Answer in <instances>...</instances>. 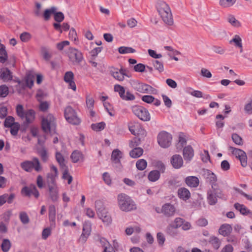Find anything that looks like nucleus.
Wrapping results in <instances>:
<instances>
[{
  "instance_id": "obj_57",
  "label": "nucleus",
  "mask_w": 252,
  "mask_h": 252,
  "mask_svg": "<svg viewBox=\"0 0 252 252\" xmlns=\"http://www.w3.org/2000/svg\"><path fill=\"white\" fill-rule=\"evenodd\" d=\"M8 88L5 85L0 86V96L4 97L8 94Z\"/></svg>"
},
{
  "instance_id": "obj_62",
  "label": "nucleus",
  "mask_w": 252,
  "mask_h": 252,
  "mask_svg": "<svg viewBox=\"0 0 252 252\" xmlns=\"http://www.w3.org/2000/svg\"><path fill=\"white\" fill-rule=\"evenodd\" d=\"M31 37V35L30 33L27 32H24L20 34V38L22 41L27 42Z\"/></svg>"
},
{
  "instance_id": "obj_49",
  "label": "nucleus",
  "mask_w": 252,
  "mask_h": 252,
  "mask_svg": "<svg viewBox=\"0 0 252 252\" xmlns=\"http://www.w3.org/2000/svg\"><path fill=\"white\" fill-rule=\"evenodd\" d=\"M95 207L97 214H100L103 211L106 210L104 207L103 203L100 200H97L95 201Z\"/></svg>"
},
{
  "instance_id": "obj_41",
  "label": "nucleus",
  "mask_w": 252,
  "mask_h": 252,
  "mask_svg": "<svg viewBox=\"0 0 252 252\" xmlns=\"http://www.w3.org/2000/svg\"><path fill=\"white\" fill-rule=\"evenodd\" d=\"M137 136L135 137L131 140L129 143V146L131 148H134L139 145L141 143L142 140H143L144 137H142V135H136Z\"/></svg>"
},
{
  "instance_id": "obj_21",
  "label": "nucleus",
  "mask_w": 252,
  "mask_h": 252,
  "mask_svg": "<svg viewBox=\"0 0 252 252\" xmlns=\"http://www.w3.org/2000/svg\"><path fill=\"white\" fill-rule=\"evenodd\" d=\"M171 163L175 168L179 169L183 166V160L180 155H175L171 158Z\"/></svg>"
},
{
  "instance_id": "obj_22",
  "label": "nucleus",
  "mask_w": 252,
  "mask_h": 252,
  "mask_svg": "<svg viewBox=\"0 0 252 252\" xmlns=\"http://www.w3.org/2000/svg\"><path fill=\"white\" fill-rule=\"evenodd\" d=\"M185 181L187 186L190 188H196L199 184V179L196 176H188Z\"/></svg>"
},
{
  "instance_id": "obj_64",
  "label": "nucleus",
  "mask_w": 252,
  "mask_h": 252,
  "mask_svg": "<svg viewBox=\"0 0 252 252\" xmlns=\"http://www.w3.org/2000/svg\"><path fill=\"white\" fill-rule=\"evenodd\" d=\"M51 230L49 227L44 228L42 232V238L44 240H46L47 238L51 235Z\"/></svg>"
},
{
  "instance_id": "obj_48",
  "label": "nucleus",
  "mask_w": 252,
  "mask_h": 252,
  "mask_svg": "<svg viewBox=\"0 0 252 252\" xmlns=\"http://www.w3.org/2000/svg\"><path fill=\"white\" fill-rule=\"evenodd\" d=\"M54 18L58 23H61L64 20V16L62 12H58L57 10H56L54 15Z\"/></svg>"
},
{
  "instance_id": "obj_13",
  "label": "nucleus",
  "mask_w": 252,
  "mask_h": 252,
  "mask_svg": "<svg viewBox=\"0 0 252 252\" xmlns=\"http://www.w3.org/2000/svg\"><path fill=\"white\" fill-rule=\"evenodd\" d=\"M229 149L232 150L231 152L232 154L239 158L241 165L243 167H246L247 165V157L246 153L240 149L233 147H230Z\"/></svg>"
},
{
  "instance_id": "obj_53",
  "label": "nucleus",
  "mask_w": 252,
  "mask_h": 252,
  "mask_svg": "<svg viewBox=\"0 0 252 252\" xmlns=\"http://www.w3.org/2000/svg\"><path fill=\"white\" fill-rule=\"evenodd\" d=\"M19 218L21 222L24 224L28 223L30 221L29 218L26 212L20 213Z\"/></svg>"
},
{
  "instance_id": "obj_23",
  "label": "nucleus",
  "mask_w": 252,
  "mask_h": 252,
  "mask_svg": "<svg viewBox=\"0 0 252 252\" xmlns=\"http://www.w3.org/2000/svg\"><path fill=\"white\" fill-rule=\"evenodd\" d=\"M49 197L53 202H56L59 198V190L57 186L48 187Z\"/></svg>"
},
{
  "instance_id": "obj_17",
  "label": "nucleus",
  "mask_w": 252,
  "mask_h": 252,
  "mask_svg": "<svg viewBox=\"0 0 252 252\" xmlns=\"http://www.w3.org/2000/svg\"><path fill=\"white\" fill-rule=\"evenodd\" d=\"M203 176L207 181L209 182L212 187L213 185H214L215 187H218L217 184L216 183L217 181V178L213 172L208 169L204 170L203 171Z\"/></svg>"
},
{
  "instance_id": "obj_1",
  "label": "nucleus",
  "mask_w": 252,
  "mask_h": 252,
  "mask_svg": "<svg viewBox=\"0 0 252 252\" xmlns=\"http://www.w3.org/2000/svg\"><path fill=\"white\" fill-rule=\"evenodd\" d=\"M16 113L17 115L21 119L25 118L26 119V121L21 126V130L22 132H25L28 127L29 124L34 119L35 111L32 109H29L25 111L23 105L18 104L16 106Z\"/></svg>"
},
{
  "instance_id": "obj_7",
  "label": "nucleus",
  "mask_w": 252,
  "mask_h": 252,
  "mask_svg": "<svg viewBox=\"0 0 252 252\" xmlns=\"http://www.w3.org/2000/svg\"><path fill=\"white\" fill-rule=\"evenodd\" d=\"M64 115L67 121L74 125L80 123V119L77 117L76 113L70 106H67L64 110Z\"/></svg>"
},
{
  "instance_id": "obj_26",
  "label": "nucleus",
  "mask_w": 252,
  "mask_h": 252,
  "mask_svg": "<svg viewBox=\"0 0 252 252\" xmlns=\"http://www.w3.org/2000/svg\"><path fill=\"white\" fill-rule=\"evenodd\" d=\"M232 230V227L228 224L221 225L219 229V233L223 236H228Z\"/></svg>"
},
{
  "instance_id": "obj_19",
  "label": "nucleus",
  "mask_w": 252,
  "mask_h": 252,
  "mask_svg": "<svg viewBox=\"0 0 252 252\" xmlns=\"http://www.w3.org/2000/svg\"><path fill=\"white\" fill-rule=\"evenodd\" d=\"M175 212V208L170 203H166L162 207L161 212L167 217L172 216L174 214Z\"/></svg>"
},
{
  "instance_id": "obj_32",
  "label": "nucleus",
  "mask_w": 252,
  "mask_h": 252,
  "mask_svg": "<svg viewBox=\"0 0 252 252\" xmlns=\"http://www.w3.org/2000/svg\"><path fill=\"white\" fill-rule=\"evenodd\" d=\"M229 44L234 43V46L237 48L242 47V40L241 37L237 34H235L231 40L229 41Z\"/></svg>"
},
{
  "instance_id": "obj_61",
  "label": "nucleus",
  "mask_w": 252,
  "mask_h": 252,
  "mask_svg": "<svg viewBox=\"0 0 252 252\" xmlns=\"http://www.w3.org/2000/svg\"><path fill=\"white\" fill-rule=\"evenodd\" d=\"M32 185L30 187H24L22 189V193L25 195L27 196H30L32 195Z\"/></svg>"
},
{
  "instance_id": "obj_4",
  "label": "nucleus",
  "mask_w": 252,
  "mask_h": 252,
  "mask_svg": "<svg viewBox=\"0 0 252 252\" xmlns=\"http://www.w3.org/2000/svg\"><path fill=\"white\" fill-rule=\"evenodd\" d=\"M218 198L224 200L227 199L226 196L222 193L221 190L213 185L212 189L207 192V199L208 204L210 205H215L218 202Z\"/></svg>"
},
{
  "instance_id": "obj_37",
  "label": "nucleus",
  "mask_w": 252,
  "mask_h": 252,
  "mask_svg": "<svg viewBox=\"0 0 252 252\" xmlns=\"http://www.w3.org/2000/svg\"><path fill=\"white\" fill-rule=\"evenodd\" d=\"M227 21L234 27L239 28L241 26L240 22L233 15H229L227 18Z\"/></svg>"
},
{
  "instance_id": "obj_43",
  "label": "nucleus",
  "mask_w": 252,
  "mask_h": 252,
  "mask_svg": "<svg viewBox=\"0 0 252 252\" xmlns=\"http://www.w3.org/2000/svg\"><path fill=\"white\" fill-rule=\"evenodd\" d=\"M105 124L104 122H100L91 125V128L95 131H99L105 128Z\"/></svg>"
},
{
  "instance_id": "obj_28",
  "label": "nucleus",
  "mask_w": 252,
  "mask_h": 252,
  "mask_svg": "<svg viewBox=\"0 0 252 252\" xmlns=\"http://www.w3.org/2000/svg\"><path fill=\"white\" fill-rule=\"evenodd\" d=\"M70 158L74 163L84 160V156L82 153L79 151L75 150L71 155Z\"/></svg>"
},
{
  "instance_id": "obj_10",
  "label": "nucleus",
  "mask_w": 252,
  "mask_h": 252,
  "mask_svg": "<svg viewBox=\"0 0 252 252\" xmlns=\"http://www.w3.org/2000/svg\"><path fill=\"white\" fill-rule=\"evenodd\" d=\"M132 86L135 90L141 93L153 94L155 91L151 86L138 81H133Z\"/></svg>"
},
{
  "instance_id": "obj_59",
  "label": "nucleus",
  "mask_w": 252,
  "mask_h": 252,
  "mask_svg": "<svg viewBox=\"0 0 252 252\" xmlns=\"http://www.w3.org/2000/svg\"><path fill=\"white\" fill-rule=\"evenodd\" d=\"M74 78V74L71 71H67L65 72L64 76V81L68 83L69 82L73 81Z\"/></svg>"
},
{
  "instance_id": "obj_42",
  "label": "nucleus",
  "mask_w": 252,
  "mask_h": 252,
  "mask_svg": "<svg viewBox=\"0 0 252 252\" xmlns=\"http://www.w3.org/2000/svg\"><path fill=\"white\" fill-rule=\"evenodd\" d=\"M119 53L125 54L127 53H133L136 52L135 50L130 47L121 46L118 48Z\"/></svg>"
},
{
  "instance_id": "obj_46",
  "label": "nucleus",
  "mask_w": 252,
  "mask_h": 252,
  "mask_svg": "<svg viewBox=\"0 0 252 252\" xmlns=\"http://www.w3.org/2000/svg\"><path fill=\"white\" fill-rule=\"evenodd\" d=\"M233 141L238 145H242L243 141L242 137L237 133H233L231 136Z\"/></svg>"
},
{
  "instance_id": "obj_20",
  "label": "nucleus",
  "mask_w": 252,
  "mask_h": 252,
  "mask_svg": "<svg viewBox=\"0 0 252 252\" xmlns=\"http://www.w3.org/2000/svg\"><path fill=\"white\" fill-rule=\"evenodd\" d=\"M194 156V151L191 146L188 145L183 149V157L186 161H190Z\"/></svg>"
},
{
  "instance_id": "obj_54",
  "label": "nucleus",
  "mask_w": 252,
  "mask_h": 252,
  "mask_svg": "<svg viewBox=\"0 0 252 252\" xmlns=\"http://www.w3.org/2000/svg\"><path fill=\"white\" fill-rule=\"evenodd\" d=\"M184 222L185 220L184 219L181 218H177L174 220V222L170 224L173 225L175 228H178L181 227Z\"/></svg>"
},
{
  "instance_id": "obj_14",
  "label": "nucleus",
  "mask_w": 252,
  "mask_h": 252,
  "mask_svg": "<svg viewBox=\"0 0 252 252\" xmlns=\"http://www.w3.org/2000/svg\"><path fill=\"white\" fill-rule=\"evenodd\" d=\"M16 82L24 89L25 87L32 88L33 85L34 76L31 74H28L24 79L22 80H18Z\"/></svg>"
},
{
  "instance_id": "obj_56",
  "label": "nucleus",
  "mask_w": 252,
  "mask_h": 252,
  "mask_svg": "<svg viewBox=\"0 0 252 252\" xmlns=\"http://www.w3.org/2000/svg\"><path fill=\"white\" fill-rule=\"evenodd\" d=\"M38 154L40 156L42 159L44 161H46L48 158L47 152L44 147H42L38 151Z\"/></svg>"
},
{
  "instance_id": "obj_35",
  "label": "nucleus",
  "mask_w": 252,
  "mask_h": 252,
  "mask_svg": "<svg viewBox=\"0 0 252 252\" xmlns=\"http://www.w3.org/2000/svg\"><path fill=\"white\" fill-rule=\"evenodd\" d=\"M152 64L155 69L158 70L159 73H161L164 70V66L163 62L159 60H153Z\"/></svg>"
},
{
  "instance_id": "obj_12",
  "label": "nucleus",
  "mask_w": 252,
  "mask_h": 252,
  "mask_svg": "<svg viewBox=\"0 0 252 252\" xmlns=\"http://www.w3.org/2000/svg\"><path fill=\"white\" fill-rule=\"evenodd\" d=\"M68 57L74 64H80L84 59L81 52L74 48L69 49Z\"/></svg>"
},
{
  "instance_id": "obj_8",
  "label": "nucleus",
  "mask_w": 252,
  "mask_h": 252,
  "mask_svg": "<svg viewBox=\"0 0 252 252\" xmlns=\"http://www.w3.org/2000/svg\"><path fill=\"white\" fill-rule=\"evenodd\" d=\"M133 113L143 121H149L151 119L150 115L148 111L144 107L136 105L132 107Z\"/></svg>"
},
{
  "instance_id": "obj_55",
  "label": "nucleus",
  "mask_w": 252,
  "mask_h": 252,
  "mask_svg": "<svg viewBox=\"0 0 252 252\" xmlns=\"http://www.w3.org/2000/svg\"><path fill=\"white\" fill-rule=\"evenodd\" d=\"M111 74L113 77L118 81H122L124 79V74L118 72V70L112 72Z\"/></svg>"
},
{
  "instance_id": "obj_27",
  "label": "nucleus",
  "mask_w": 252,
  "mask_h": 252,
  "mask_svg": "<svg viewBox=\"0 0 252 252\" xmlns=\"http://www.w3.org/2000/svg\"><path fill=\"white\" fill-rule=\"evenodd\" d=\"M91 228L88 225H84L83 228L82 233L79 238V241L82 243H84L86 241L88 237L90 234Z\"/></svg>"
},
{
  "instance_id": "obj_50",
  "label": "nucleus",
  "mask_w": 252,
  "mask_h": 252,
  "mask_svg": "<svg viewBox=\"0 0 252 252\" xmlns=\"http://www.w3.org/2000/svg\"><path fill=\"white\" fill-rule=\"evenodd\" d=\"M14 121L15 119L13 117L10 116L7 117L4 122V126L6 127L11 126L12 125L16 123Z\"/></svg>"
},
{
  "instance_id": "obj_18",
  "label": "nucleus",
  "mask_w": 252,
  "mask_h": 252,
  "mask_svg": "<svg viewBox=\"0 0 252 252\" xmlns=\"http://www.w3.org/2000/svg\"><path fill=\"white\" fill-rule=\"evenodd\" d=\"M128 128L133 135H141L142 137H145L146 135V131L138 124L129 125Z\"/></svg>"
},
{
  "instance_id": "obj_63",
  "label": "nucleus",
  "mask_w": 252,
  "mask_h": 252,
  "mask_svg": "<svg viewBox=\"0 0 252 252\" xmlns=\"http://www.w3.org/2000/svg\"><path fill=\"white\" fill-rule=\"evenodd\" d=\"M142 100L147 103H152L155 100V97L152 95H146L142 97Z\"/></svg>"
},
{
  "instance_id": "obj_31",
  "label": "nucleus",
  "mask_w": 252,
  "mask_h": 252,
  "mask_svg": "<svg viewBox=\"0 0 252 252\" xmlns=\"http://www.w3.org/2000/svg\"><path fill=\"white\" fill-rule=\"evenodd\" d=\"M57 176V175H54L52 173L48 174L46 180V183L48 188L50 187L57 186L55 180V177Z\"/></svg>"
},
{
  "instance_id": "obj_5",
  "label": "nucleus",
  "mask_w": 252,
  "mask_h": 252,
  "mask_svg": "<svg viewBox=\"0 0 252 252\" xmlns=\"http://www.w3.org/2000/svg\"><path fill=\"white\" fill-rule=\"evenodd\" d=\"M21 167L25 171L30 172L33 169L39 172L41 170V167L37 158H34L32 161L26 160L21 163Z\"/></svg>"
},
{
  "instance_id": "obj_6",
  "label": "nucleus",
  "mask_w": 252,
  "mask_h": 252,
  "mask_svg": "<svg viewBox=\"0 0 252 252\" xmlns=\"http://www.w3.org/2000/svg\"><path fill=\"white\" fill-rule=\"evenodd\" d=\"M42 128L45 133L51 131L52 127L55 126V118L51 114H48L45 117H43L41 122Z\"/></svg>"
},
{
  "instance_id": "obj_40",
  "label": "nucleus",
  "mask_w": 252,
  "mask_h": 252,
  "mask_svg": "<svg viewBox=\"0 0 252 252\" xmlns=\"http://www.w3.org/2000/svg\"><path fill=\"white\" fill-rule=\"evenodd\" d=\"M237 0H220L219 4L223 8H228L234 4Z\"/></svg>"
},
{
  "instance_id": "obj_9",
  "label": "nucleus",
  "mask_w": 252,
  "mask_h": 252,
  "mask_svg": "<svg viewBox=\"0 0 252 252\" xmlns=\"http://www.w3.org/2000/svg\"><path fill=\"white\" fill-rule=\"evenodd\" d=\"M114 91L118 92L120 97L126 101H132L135 99V97L129 90L125 89L124 87L120 85L114 86Z\"/></svg>"
},
{
  "instance_id": "obj_29",
  "label": "nucleus",
  "mask_w": 252,
  "mask_h": 252,
  "mask_svg": "<svg viewBox=\"0 0 252 252\" xmlns=\"http://www.w3.org/2000/svg\"><path fill=\"white\" fill-rule=\"evenodd\" d=\"M99 218L102 220L103 222L106 223L107 224H110L112 221V219L110 214L105 210L100 214H97Z\"/></svg>"
},
{
  "instance_id": "obj_30",
  "label": "nucleus",
  "mask_w": 252,
  "mask_h": 252,
  "mask_svg": "<svg viewBox=\"0 0 252 252\" xmlns=\"http://www.w3.org/2000/svg\"><path fill=\"white\" fill-rule=\"evenodd\" d=\"M143 153V150L140 147L134 148L129 152V155L132 158H138Z\"/></svg>"
},
{
  "instance_id": "obj_24",
  "label": "nucleus",
  "mask_w": 252,
  "mask_h": 252,
  "mask_svg": "<svg viewBox=\"0 0 252 252\" xmlns=\"http://www.w3.org/2000/svg\"><path fill=\"white\" fill-rule=\"evenodd\" d=\"M58 10L56 6H51L49 8L45 9L42 13V16L46 21L49 20L52 15H54L56 10Z\"/></svg>"
},
{
  "instance_id": "obj_33",
  "label": "nucleus",
  "mask_w": 252,
  "mask_h": 252,
  "mask_svg": "<svg viewBox=\"0 0 252 252\" xmlns=\"http://www.w3.org/2000/svg\"><path fill=\"white\" fill-rule=\"evenodd\" d=\"M234 206L237 210L239 211L243 215H248L249 213H250V210L243 204L236 203L234 204Z\"/></svg>"
},
{
  "instance_id": "obj_44",
  "label": "nucleus",
  "mask_w": 252,
  "mask_h": 252,
  "mask_svg": "<svg viewBox=\"0 0 252 252\" xmlns=\"http://www.w3.org/2000/svg\"><path fill=\"white\" fill-rule=\"evenodd\" d=\"M1 247L3 252H7L11 247L10 241L7 239H4L2 241Z\"/></svg>"
},
{
  "instance_id": "obj_47",
  "label": "nucleus",
  "mask_w": 252,
  "mask_h": 252,
  "mask_svg": "<svg viewBox=\"0 0 252 252\" xmlns=\"http://www.w3.org/2000/svg\"><path fill=\"white\" fill-rule=\"evenodd\" d=\"M39 102H40L39 105V109L40 111L43 112L47 111L49 108V103L46 101H41Z\"/></svg>"
},
{
  "instance_id": "obj_36",
  "label": "nucleus",
  "mask_w": 252,
  "mask_h": 252,
  "mask_svg": "<svg viewBox=\"0 0 252 252\" xmlns=\"http://www.w3.org/2000/svg\"><path fill=\"white\" fill-rule=\"evenodd\" d=\"M166 232L167 234L173 237H176L178 235V231L177 230V228H175L171 224L166 227Z\"/></svg>"
},
{
  "instance_id": "obj_58",
  "label": "nucleus",
  "mask_w": 252,
  "mask_h": 252,
  "mask_svg": "<svg viewBox=\"0 0 252 252\" xmlns=\"http://www.w3.org/2000/svg\"><path fill=\"white\" fill-rule=\"evenodd\" d=\"M41 4L39 2H35V7L34 10V14L36 17H41L42 15L41 11Z\"/></svg>"
},
{
  "instance_id": "obj_38",
  "label": "nucleus",
  "mask_w": 252,
  "mask_h": 252,
  "mask_svg": "<svg viewBox=\"0 0 252 252\" xmlns=\"http://www.w3.org/2000/svg\"><path fill=\"white\" fill-rule=\"evenodd\" d=\"M8 56L4 45L0 48V63H4L7 61Z\"/></svg>"
},
{
  "instance_id": "obj_39",
  "label": "nucleus",
  "mask_w": 252,
  "mask_h": 252,
  "mask_svg": "<svg viewBox=\"0 0 252 252\" xmlns=\"http://www.w3.org/2000/svg\"><path fill=\"white\" fill-rule=\"evenodd\" d=\"M209 242L216 250H218L220 247L221 242L219 239L216 236H211Z\"/></svg>"
},
{
  "instance_id": "obj_51",
  "label": "nucleus",
  "mask_w": 252,
  "mask_h": 252,
  "mask_svg": "<svg viewBox=\"0 0 252 252\" xmlns=\"http://www.w3.org/2000/svg\"><path fill=\"white\" fill-rule=\"evenodd\" d=\"M10 128V133L13 136L17 135L18 131L19 129H21V127L18 123H16L15 124L12 125L11 126H9Z\"/></svg>"
},
{
  "instance_id": "obj_52",
  "label": "nucleus",
  "mask_w": 252,
  "mask_h": 252,
  "mask_svg": "<svg viewBox=\"0 0 252 252\" xmlns=\"http://www.w3.org/2000/svg\"><path fill=\"white\" fill-rule=\"evenodd\" d=\"M86 103L87 107L89 109H93L94 106V99L89 95H86Z\"/></svg>"
},
{
  "instance_id": "obj_16",
  "label": "nucleus",
  "mask_w": 252,
  "mask_h": 252,
  "mask_svg": "<svg viewBox=\"0 0 252 252\" xmlns=\"http://www.w3.org/2000/svg\"><path fill=\"white\" fill-rule=\"evenodd\" d=\"M13 79L12 72L7 67H3L0 69V79L4 82L10 81Z\"/></svg>"
},
{
  "instance_id": "obj_60",
  "label": "nucleus",
  "mask_w": 252,
  "mask_h": 252,
  "mask_svg": "<svg viewBox=\"0 0 252 252\" xmlns=\"http://www.w3.org/2000/svg\"><path fill=\"white\" fill-rule=\"evenodd\" d=\"M157 241L160 246H162L165 241V238L161 232H158L157 234Z\"/></svg>"
},
{
  "instance_id": "obj_11",
  "label": "nucleus",
  "mask_w": 252,
  "mask_h": 252,
  "mask_svg": "<svg viewBox=\"0 0 252 252\" xmlns=\"http://www.w3.org/2000/svg\"><path fill=\"white\" fill-rule=\"evenodd\" d=\"M172 139V135L166 131L160 132L158 136V144L164 148H168L170 146Z\"/></svg>"
},
{
  "instance_id": "obj_3",
  "label": "nucleus",
  "mask_w": 252,
  "mask_h": 252,
  "mask_svg": "<svg viewBox=\"0 0 252 252\" xmlns=\"http://www.w3.org/2000/svg\"><path fill=\"white\" fill-rule=\"evenodd\" d=\"M118 204L121 210L130 212L136 209V205L130 196L125 193L118 195Z\"/></svg>"
},
{
  "instance_id": "obj_15",
  "label": "nucleus",
  "mask_w": 252,
  "mask_h": 252,
  "mask_svg": "<svg viewBox=\"0 0 252 252\" xmlns=\"http://www.w3.org/2000/svg\"><path fill=\"white\" fill-rule=\"evenodd\" d=\"M123 157L122 152L118 149H115L112 151L111 155V160L115 164V167L121 169L122 165L120 159Z\"/></svg>"
},
{
  "instance_id": "obj_25",
  "label": "nucleus",
  "mask_w": 252,
  "mask_h": 252,
  "mask_svg": "<svg viewBox=\"0 0 252 252\" xmlns=\"http://www.w3.org/2000/svg\"><path fill=\"white\" fill-rule=\"evenodd\" d=\"M178 195L179 198L185 201L190 197L189 191L185 188H180L178 190Z\"/></svg>"
},
{
  "instance_id": "obj_2",
  "label": "nucleus",
  "mask_w": 252,
  "mask_h": 252,
  "mask_svg": "<svg viewBox=\"0 0 252 252\" xmlns=\"http://www.w3.org/2000/svg\"><path fill=\"white\" fill-rule=\"evenodd\" d=\"M156 7L163 22L168 25H172L173 24V19L168 5L163 1L158 0Z\"/></svg>"
},
{
  "instance_id": "obj_45",
  "label": "nucleus",
  "mask_w": 252,
  "mask_h": 252,
  "mask_svg": "<svg viewBox=\"0 0 252 252\" xmlns=\"http://www.w3.org/2000/svg\"><path fill=\"white\" fill-rule=\"evenodd\" d=\"M147 166V162L146 160L144 159H140L137 161L136 166L139 170H144Z\"/></svg>"
},
{
  "instance_id": "obj_34",
  "label": "nucleus",
  "mask_w": 252,
  "mask_h": 252,
  "mask_svg": "<svg viewBox=\"0 0 252 252\" xmlns=\"http://www.w3.org/2000/svg\"><path fill=\"white\" fill-rule=\"evenodd\" d=\"M160 176V172L158 170H153L149 172L148 179L151 182H156L159 179Z\"/></svg>"
}]
</instances>
